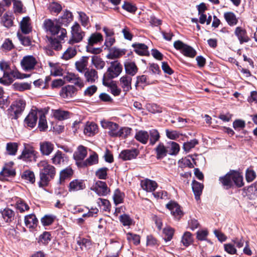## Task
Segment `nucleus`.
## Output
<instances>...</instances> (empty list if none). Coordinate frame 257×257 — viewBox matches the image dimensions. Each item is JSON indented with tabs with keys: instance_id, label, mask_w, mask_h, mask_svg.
<instances>
[{
	"instance_id": "1",
	"label": "nucleus",
	"mask_w": 257,
	"mask_h": 257,
	"mask_svg": "<svg viewBox=\"0 0 257 257\" xmlns=\"http://www.w3.org/2000/svg\"><path fill=\"white\" fill-rule=\"evenodd\" d=\"M38 166L40 169L39 186L40 187L47 186L49 182L54 178L56 173V168L45 160L39 162Z\"/></svg>"
},
{
	"instance_id": "2",
	"label": "nucleus",
	"mask_w": 257,
	"mask_h": 257,
	"mask_svg": "<svg viewBox=\"0 0 257 257\" xmlns=\"http://www.w3.org/2000/svg\"><path fill=\"white\" fill-rule=\"evenodd\" d=\"M219 180L226 189L232 187L234 184L238 187L243 185L242 176L238 172L234 170L220 177Z\"/></svg>"
},
{
	"instance_id": "3",
	"label": "nucleus",
	"mask_w": 257,
	"mask_h": 257,
	"mask_svg": "<svg viewBox=\"0 0 257 257\" xmlns=\"http://www.w3.org/2000/svg\"><path fill=\"white\" fill-rule=\"evenodd\" d=\"M43 27L46 32L49 33L52 35H59L58 38L60 40H64V38L67 37L66 30L61 28L55 21L50 19L45 20Z\"/></svg>"
},
{
	"instance_id": "4",
	"label": "nucleus",
	"mask_w": 257,
	"mask_h": 257,
	"mask_svg": "<svg viewBox=\"0 0 257 257\" xmlns=\"http://www.w3.org/2000/svg\"><path fill=\"white\" fill-rule=\"evenodd\" d=\"M174 47L187 57L193 58L197 54L196 51L193 47L184 43L180 40L174 42Z\"/></svg>"
},
{
	"instance_id": "5",
	"label": "nucleus",
	"mask_w": 257,
	"mask_h": 257,
	"mask_svg": "<svg viewBox=\"0 0 257 257\" xmlns=\"http://www.w3.org/2000/svg\"><path fill=\"white\" fill-rule=\"evenodd\" d=\"M71 38L68 41V43L73 45L80 42L85 35V33L82 31L80 25L77 22H75L71 27Z\"/></svg>"
},
{
	"instance_id": "6",
	"label": "nucleus",
	"mask_w": 257,
	"mask_h": 257,
	"mask_svg": "<svg viewBox=\"0 0 257 257\" xmlns=\"http://www.w3.org/2000/svg\"><path fill=\"white\" fill-rule=\"evenodd\" d=\"M38 153L30 145L24 144V148L18 159L26 162L36 161Z\"/></svg>"
},
{
	"instance_id": "7",
	"label": "nucleus",
	"mask_w": 257,
	"mask_h": 257,
	"mask_svg": "<svg viewBox=\"0 0 257 257\" xmlns=\"http://www.w3.org/2000/svg\"><path fill=\"white\" fill-rule=\"evenodd\" d=\"M122 70V66L117 60L112 61L104 77H107L109 79L115 78L121 73Z\"/></svg>"
},
{
	"instance_id": "8",
	"label": "nucleus",
	"mask_w": 257,
	"mask_h": 257,
	"mask_svg": "<svg viewBox=\"0 0 257 257\" xmlns=\"http://www.w3.org/2000/svg\"><path fill=\"white\" fill-rule=\"evenodd\" d=\"M37 63L36 58L32 55L24 56L20 63L22 69L27 72L34 70Z\"/></svg>"
},
{
	"instance_id": "9",
	"label": "nucleus",
	"mask_w": 257,
	"mask_h": 257,
	"mask_svg": "<svg viewBox=\"0 0 257 257\" xmlns=\"http://www.w3.org/2000/svg\"><path fill=\"white\" fill-rule=\"evenodd\" d=\"M26 103L24 100L18 99L16 100L9 109L10 113L14 116L13 118L17 119L18 116L24 111Z\"/></svg>"
},
{
	"instance_id": "10",
	"label": "nucleus",
	"mask_w": 257,
	"mask_h": 257,
	"mask_svg": "<svg viewBox=\"0 0 257 257\" xmlns=\"http://www.w3.org/2000/svg\"><path fill=\"white\" fill-rule=\"evenodd\" d=\"M41 114V110L38 109H32L25 119L24 122L27 126L33 128L36 124L38 118Z\"/></svg>"
},
{
	"instance_id": "11",
	"label": "nucleus",
	"mask_w": 257,
	"mask_h": 257,
	"mask_svg": "<svg viewBox=\"0 0 257 257\" xmlns=\"http://www.w3.org/2000/svg\"><path fill=\"white\" fill-rule=\"evenodd\" d=\"M102 126L109 130L108 134L111 137H118L119 127L118 124L115 122L108 121H104L101 122Z\"/></svg>"
},
{
	"instance_id": "12",
	"label": "nucleus",
	"mask_w": 257,
	"mask_h": 257,
	"mask_svg": "<svg viewBox=\"0 0 257 257\" xmlns=\"http://www.w3.org/2000/svg\"><path fill=\"white\" fill-rule=\"evenodd\" d=\"M52 163L55 165L60 166L67 165L68 158L66 155L61 151H58L51 159Z\"/></svg>"
},
{
	"instance_id": "13",
	"label": "nucleus",
	"mask_w": 257,
	"mask_h": 257,
	"mask_svg": "<svg viewBox=\"0 0 257 257\" xmlns=\"http://www.w3.org/2000/svg\"><path fill=\"white\" fill-rule=\"evenodd\" d=\"M139 153V151L136 149L124 150L120 152L119 157L123 161L131 160L135 159Z\"/></svg>"
},
{
	"instance_id": "14",
	"label": "nucleus",
	"mask_w": 257,
	"mask_h": 257,
	"mask_svg": "<svg viewBox=\"0 0 257 257\" xmlns=\"http://www.w3.org/2000/svg\"><path fill=\"white\" fill-rule=\"evenodd\" d=\"M64 79L68 82L74 84L80 88L84 86V83L81 79L73 73H68L64 77Z\"/></svg>"
},
{
	"instance_id": "15",
	"label": "nucleus",
	"mask_w": 257,
	"mask_h": 257,
	"mask_svg": "<svg viewBox=\"0 0 257 257\" xmlns=\"http://www.w3.org/2000/svg\"><path fill=\"white\" fill-rule=\"evenodd\" d=\"M77 91L74 86L68 85L62 88L60 95L64 98H71L76 95Z\"/></svg>"
},
{
	"instance_id": "16",
	"label": "nucleus",
	"mask_w": 257,
	"mask_h": 257,
	"mask_svg": "<svg viewBox=\"0 0 257 257\" xmlns=\"http://www.w3.org/2000/svg\"><path fill=\"white\" fill-rule=\"evenodd\" d=\"M13 163L11 162L7 164L3 167L2 171L0 172V178L4 179L5 177H14L16 175L15 169L13 167Z\"/></svg>"
},
{
	"instance_id": "17",
	"label": "nucleus",
	"mask_w": 257,
	"mask_h": 257,
	"mask_svg": "<svg viewBox=\"0 0 257 257\" xmlns=\"http://www.w3.org/2000/svg\"><path fill=\"white\" fill-rule=\"evenodd\" d=\"M93 190L99 196H105L109 192L105 182L101 181H98L96 183Z\"/></svg>"
},
{
	"instance_id": "18",
	"label": "nucleus",
	"mask_w": 257,
	"mask_h": 257,
	"mask_svg": "<svg viewBox=\"0 0 257 257\" xmlns=\"http://www.w3.org/2000/svg\"><path fill=\"white\" fill-rule=\"evenodd\" d=\"M166 207L171 211V213L175 217L179 218L182 215L180 206L174 201H170L166 204Z\"/></svg>"
},
{
	"instance_id": "19",
	"label": "nucleus",
	"mask_w": 257,
	"mask_h": 257,
	"mask_svg": "<svg viewBox=\"0 0 257 257\" xmlns=\"http://www.w3.org/2000/svg\"><path fill=\"white\" fill-rule=\"evenodd\" d=\"M142 188L147 192L154 191L158 187L157 183L153 180L147 179L141 182Z\"/></svg>"
},
{
	"instance_id": "20",
	"label": "nucleus",
	"mask_w": 257,
	"mask_h": 257,
	"mask_svg": "<svg viewBox=\"0 0 257 257\" xmlns=\"http://www.w3.org/2000/svg\"><path fill=\"white\" fill-rule=\"evenodd\" d=\"M234 34L237 37L240 44L248 42L250 40L247 35L245 30L240 27H237L235 28Z\"/></svg>"
},
{
	"instance_id": "21",
	"label": "nucleus",
	"mask_w": 257,
	"mask_h": 257,
	"mask_svg": "<svg viewBox=\"0 0 257 257\" xmlns=\"http://www.w3.org/2000/svg\"><path fill=\"white\" fill-rule=\"evenodd\" d=\"M1 213L3 219L7 223H11L15 219V212L9 208L1 210Z\"/></svg>"
},
{
	"instance_id": "22",
	"label": "nucleus",
	"mask_w": 257,
	"mask_h": 257,
	"mask_svg": "<svg viewBox=\"0 0 257 257\" xmlns=\"http://www.w3.org/2000/svg\"><path fill=\"white\" fill-rule=\"evenodd\" d=\"M85 188V185L84 181L82 180L75 179L69 183V191L70 192H75L83 190Z\"/></svg>"
},
{
	"instance_id": "23",
	"label": "nucleus",
	"mask_w": 257,
	"mask_h": 257,
	"mask_svg": "<svg viewBox=\"0 0 257 257\" xmlns=\"http://www.w3.org/2000/svg\"><path fill=\"white\" fill-rule=\"evenodd\" d=\"M132 78L131 76L125 75L120 77L119 79L120 85L123 91L127 92L132 89Z\"/></svg>"
},
{
	"instance_id": "24",
	"label": "nucleus",
	"mask_w": 257,
	"mask_h": 257,
	"mask_svg": "<svg viewBox=\"0 0 257 257\" xmlns=\"http://www.w3.org/2000/svg\"><path fill=\"white\" fill-rule=\"evenodd\" d=\"M88 59L89 57L87 56H83L75 62V67L78 72L83 73L87 69Z\"/></svg>"
},
{
	"instance_id": "25",
	"label": "nucleus",
	"mask_w": 257,
	"mask_h": 257,
	"mask_svg": "<svg viewBox=\"0 0 257 257\" xmlns=\"http://www.w3.org/2000/svg\"><path fill=\"white\" fill-rule=\"evenodd\" d=\"M54 145L49 142H43L40 144V150L42 155L49 156L53 151Z\"/></svg>"
},
{
	"instance_id": "26",
	"label": "nucleus",
	"mask_w": 257,
	"mask_h": 257,
	"mask_svg": "<svg viewBox=\"0 0 257 257\" xmlns=\"http://www.w3.org/2000/svg\"><path fill=\"white\" fill-rule=\"evenodd\" d=\"M135 51L140 55L147 56L149 54L148 46L142 43H135L132 45Z\"/></svg>"
},
{
	"instance_id": "27",
	"label": "nucleus",
	"mask_w": 257,
	"mask_h": 257,
	"mask_svg": "<svg viewBox=\"0 0 257 257\" xmlns=\"http://www.w3.org/2000/svg\"><path fill=\"white\" fill-rule=\"evenodd\" d=\"M97 132V125L94 122H87L84 128V133L88 136H94Z\"/></svg>"
},
{
	"instance_id": "28",
	"label": "nucleus",
	"mask_w": 257,
	"mask_h": 257,
	"mask_svg": "<svg viewBox=\"0 0 257 257\" xmlns=\"http://www.w3.org/2000/svg\"><path fill=\"white\" fill-rule=\"evenodd\" d=\"M87 154L86 148L83 146H79L73 154V157L76 161L82 160Z\"/></svg>"
},
{
	"instance_id": "29",
	"label": "nucleus",
	"mask_w": 257,
	"mask_h": 257,
	"mask_svg": "<svg viewBox=\"0 0 257 257\" xmlns=\"http://www.w3.org/2000/svg\"><path fill=\"white\" fill-rule=\"evenodd\" d=\"M135 138L142 144H146L149 139V133L146 131H139L136 133Z\"/></svg>"
},
{
	"instance_id": "30",
	"label": "nucleus",
	"mask_w": 257,
	"mask_h": 257,
	"mask_svg": "<svg viewBox=\"0 0 257 257\" xmlns=\"http://www.w3.org/2000/svg\"><path fill=\"white\" fill-rule=\"evenodd\" d=\"M77 14L81 25L84 28H88L90 26V21L87 15L82 11H77Z\"/></svg>"
},
{
	"instance_id": "31",
	"label": "nucleus",
	"mask_w": 257,
	"mask_h": 257,
	"mask_svg": "<svg viewBox=\"0 0 257 257\" xmlns=\"http://www.w3.org/2000/svg\"><path fill=\"white\" fill-rule=\"evenodd\" d=\"M64 40H60L57 38L50 37L48 38L49 45L51 49L56 51L61 50L62 48V43Z\"/></svg>"
},
{
	"instance_id": "32",
	"label": "nucleus",
	"mask_w": 257,
	"mask_h": 257,
	"mask_svg": "<svg viewBox=\"0 0 257 257\" xmlns=\"http://www.w3.org/2000/svg\"><path fill=\"white\" fill-rule=\"evenodd\" d=\"M192 188L195 199L196 200H199L203 188V184L194 180L192 182Z\"/></svg>"
},
{
	"instance_id": "33",
	"label": "nucleus",
	"mask_w": 257,
	"mask_h": 257,
	"mask_svg": "<svg viewBox=\"0 0 257 257\" xmlns=\"http://www.w3.org/2000/svg\"><path fill=\"white\" fill-rule=\"evenodd\" d=\"M124 68L126 73L131 76H134L138 72V68L135 62L126 61L124 63Z\"/></svg>"
},
{
	"instance_id": "34",
	"label": "nucleus",
	"mask_w": 257,
	"mask_h": 257,
	"mask_svg": "<svg viewBox=\"0 0 257 257\" xmlns=\"http://www.w3.org/2000/svg\"><path fill=\"white\" fill-rule=\"evenodd\" d=\"M38 219L34 214H29L25 217V223L29 228H34L37 225Z\"/></svg>"
},
{
	"instance_id": "35",
	"label": "nucleus",
	"mask_w": 257,
	"mask_h": 257,
	"mask_svg": "<svg viewBox=\"0 0 257 257\" xmlns=\"http://www.w3.org/2000/svg\"><path fill=\"white\" fill-rule=\"evenodd\" d=\"M73 20V15L71 12L66 10L63 15L59 18L58 21L60 24L67 26Z\"/></svg>"
},
{
	"instance_id": "36",
	"label": "nucleus",
	"mask_w": 257,
	"mask_h": 257,
	"mask_svg": "<svg viewBox=\"0 0 257 257\" xmlns=\"http://www.w3.org/2000/svg\"><path fill=\"white\" fill-rule=\"evenodd\" d=\"M224 18L230 26H235L238 23V19L236 18L235 15L232 12L224 13Z\"/></svg>"
},
{
	"instance_id": "37",
	"label": "nucleus",
	"mask_w": 257,
	"mask_h": 257,
	"mask_svg": "<svg viewBox=\"0 0 257 257\" xmlns=\"http://www.w3.org/2000/svg\"><path fill=\"white\" fill-rule=\"evenodd\" d=\"M71 46H69L63 53L61 58L65 60H69L73 58L77 54V50L75 46L71 45Z\"/></svg>"
},
{
	"instance_id": "38",
	"label": "nucleus",
	"mask_w": 257,
	"mask_h": 257,
	"mask_svg": "<svg viewBox=\"0 0 257 257\" xmlns=\"http://www.w3.org/2000/svg\"><path fill=\"white\" fill-rule=\"evenodd\" d=\"M86 81L93 83L98 78L97 72L93 69H87L84 73Z\"/></svg>"
},
{
	"instance_id": "39",
	"label": "nucleus",
	"mask_w": 257,
	"mask_h": 257,
	"mask_svg": "<svg viewBox=\"0 0 257 257\" xmlns=\"http://www.w3.org/2000/svg\"><path fill=\"white\" fill-rule=\"evenodd\" d=\"M125 52L124 50L117 49L115 47L112 48L110 49L109 53L107 55V57L109 59L117 58L124 55Z\"/></svg>"
},
{
	"instance_id": "40",
	"label": "nucleus",
	"mask_w": 257,
	"mask_h": 257,
	"mask_svg": "<svg viewBox=\"0 0 257 257\" xmlns=\"http://www.w3.org/2000/svg\"><path fill=\"white\" fill-rule=\"evenodd\" d=\"M193 242L192 234L189 231H186L184 233L181 238V243L184 246L187 247L192 244Z\"/></svg>"
},
{
	"instance_id": "41",
	"label": "nucleus",
	"mask_w": 257,
	"mask_h": 257,
	"mask_svg": "<svg viewBox=\"0 0 257 257\" xmlns=\"http://www.w3.org/2000/svg\"><path fill=\"white\" fill-rule=\"evenodd\" d=\"M30 18L29 17H25L23 19L21 22L20 27L22 32L25 34H29L31 31V28L30 27L29 23Z\"/></svg>"
},
{
	"instance_id": "42",
	"label": "nucleus",
	"mask_w": 257,
	"mask_h": 257,
	"mask_svg": "<svg viewBox=\"0 0 257 257\" xmlns=\"http://www.w3.org/2000/svg\"><path fill=\"white\" fill-rule=\"evenodd\" d=\"M168 154L170 155H176L180 151V147L178 144L174 142H170L167 147Z\"/></svg>"
},
{
	"instance_id": "43",
	"label": "nucleus",
	"mask_w": 257,
	"mask_h": 257,
	"mask_svg": "<svg viewBox=\"0 0 257 257\" xmlns=\"http://www.w3.org/2000/svg\"><path fill=\"white\" fill-rule=\"evenodd\" d=\"M155 150L158 159L164 158L168 154L167 148H166L162 143H160L155 149Z\"/></svg>"
},
{
	"instance_id": "44",
	"label": "nucleus",
	"mask_w": 257,
	"mask_h": 257,
	"mask_svg": "<svg viewBox=\"0 0 257 257\" xmlns=\"http://www.w3.org/2000/svg\"><path fill=\"white\" fill-rule=\"evenodd\" d=\"M91 63L97 69H103L105 65V62L100 57L96 55L92 56Z\"/></svg>"
},
{
	"instance_id": "45",
	"label": "nucleus",
	"mask_w": 257,
	"mask_h": 257,
	"mask_svg": "<svg viewBox=\"0 0 257 257\" xmlns=\"http://www.w3.org/2000/svg\"><path fill=\"white\" fill-rule=\"evenodd\" d=\"M103 41V37L100 33H94L91 35L88 41L90 45H94Z\"/></svg>"
},
{
	"instance_id": "46",
	"label": "nucleus",
	"mask_w": 257,
	"mask_h": 257,
	"mask_svg": "<svg viewBox=\"0 0 257 257\" xmlns=\"http://www.w3.org/2000/svg\"><path fill=\"white\" fill-rule=\"evenodd\" d=\"M18 150V144L15 142H10L7 144L6 151L11 156H15Z\"/></svg>"
},
{
	"instance_id": "47",
	"label": "nucleus",
	"mask_w": 257,
	"mask_h": 257,
	"mask_svg": "<svg viewBox=\"0 0 257 257\" xmlns=\"http://www.w3.org/2000/svg\"><path fill=\"white\" fill-rule=\"evenodd\" d=\"M150 138V144L151 145H155L158 142L160 138V134L156 129H152L149 133Z\"/></svg>"
},
{
	"instance_id": "48",
	"label": "nucleus",
	"mask_w": 257,
	"mask_h": 257,
	"mask_svg": "<svg viewBox=\"0 0 257 257\" xmlns=\"http://www.w3.org/2000/svg\"><path fill=\"white\" fill-rule=\"evenodd\" d=\"M22 178L27 182L34 183L35 181V174L33 171L26 170L22 175Z\"/></svg>"
},
{
	"instance_id": "49",
	"label": "nucleus",
	"mask_w": 257,
	"mask_h": 257,
	"mask_svg": "<svg viewBox=\"0 0 257 257\" xmlns=\"http://www.w3.org/2000/svg\"><path fill=\"white\" fill-rule=\"evenodd\" d=\"M246 195L249 199H253L257 197V184L254 183L248 187L246 190Z\"/></svg>"
},
{
	"instance_id": "50",
	"label": "nucleus",
	"mask_w": 257,
	"mask_h": 257,
	"mask_svg": "<svg viewBox=\"0 0 257 257\" xmlns=\"http://www.w3.org/2000/svg\"><path fill=\"white\" fill-rule=\"evenodd\" d=\"M14 80L10 72L7 71L4 73L3 77L0 78V83L6 85H8L11 84Z\"/></svg>"
},
{
	"instance_id": "51",
	"label": "nucleus",
	"mask_w": 257,
	"mask_h": 257,
	"mask_svg": "<svg viewBox=\"0 0 257 257\" xmlns=\"http://www.w3.org/2000/svg\"><path fill=\"white\" fill-rule=\"evenodd\" d=\"M73 174V170L71 168H66L62 170L60 173V183H61L64 180L71 176Z\"/></svg>"
},
{
	"instance_id": "52",
	"label": "nucleus",
	"mask_w": 257,
	"mask_h": 257,
	"mask_svg": "<svg viewBox=\"0 0 257 257\" xmlns=\"http://www.w3.org/2000/svg\"><path fill=\"white\" fill-rule=\"evenodd\" d=\"M39 124L38 127L41 131H43L46 130L48 127L47 122L46 118V116L44 112L41 110V114L39 116Z\"/></svg>"
},
{
	"instance_id": "53",
	"label": "nucleus",
	"mask_w": 257,
	"mask_h": 257,
	"mask_svg": "<svg viewBox=\"0 0 257 257\" xmlns=\"http://www.w3.org/2000/svg\"><path fill=\"white\" fill-rule=\"evenodd\" d=\"M14 79H23L30 76V74H22L17 69L14 68L10 69L9 71Z\"/></svg>"
},
{
	"instance_id": "54",
	"label": "nucleus",
	"mask_w": 257,
	"mask_h": 257,
	"mask_svg": "<svg viewBox=\"0 0 257 257\" xmlns=\"http://www.w3.org/2000/svg\"><path fill=\"white\" fill-rule=\"evenodd\" d=\"M69 114L67 111L56 110L54 113V116L58 120H62L69 118Z\"/></svg>"
},
{
	"instance_id": "55",
	"label": "nucleus",
	"mask_w": 257,
	"mask_h": 257,
	"mask_svg": "<svg viewBox=\"0 0 257 257\" xmlns=\"http://www.w3.org/2000/svg\"><path fill=\"white\" fill-rule=\"evenodd\" d=\"M126 238L129 242L135 245H137L140 243V236L138 234L128 232L126 233Z\"/></svg>"
},
{
	"instance_id": "56",
	"label": "nucleus",
	"mask_w": 257,
	"mask_h": 257,
	"mask_svg": "<svg viewBox=\"0 0 257 257\" xmlns=\"http://www.w3.org/2000/svg\"><path fill=\"white\" fill-rule=\"evenodd\" d=\"M16 208L20 212L22 213L29 209L28 205L22 199H19L17 201Z\"/></svg>"
},
{
	"instance_id": "57",
	"label": "nucleus",
	"mask_w": 257,
	"mask_h": 257,
	"mask_svg": "<svg viewBox=\"0 0 257 257\" xmlns=\"http://www.w3.org/2000/svg\"><path fill=\"white\" fill-rule=\"evenodd\" d=\"M77 243L82 249H87L90 247L91 245L90 240L84 238H79L77 240Z\"/></svg>"
},
{
	"instance_id": "58",
	"label": "nucleus",
	"mask_w": 257,
	"mask_h": 257,
	"mask_svg": "<svg viewBox=\"0 0 257 257\" xmlns=\"http://www.w3.org/2000/svg\"><path fill=\"white\" fill-rule=\"evenodd\" d=\"M61 5L57 2H52L49 6V10L52 14H58L62 10Z\"/></svg>"
},
{
	"instance_id": "59",
	"label": "nucleus",
	"mask_w": 257,
	"mask_h": 257,
	"mask_svg": "<svg viewBox=\"0 0 257 257\" xmlns=\"http://www.w3.org/2000/svg\"><path fill=\"white\" fill-rule=\"evenodd\" d=\"M2 22L5 27L10 28L13 25V18L12 16L5 14L2 18Z\"/></svg>"
},
{
	"instance_id": "60",
	"label": "nucleus",
	"mask_w": 257,
	"mask_h": 257,
	"mask_svg": "<svg viewBox=\"0 0 257 257\" xmlns=\"http://www.w3.org/2000/svg\"><path fill=\"white\" fill-rule=\"evenodd\" d=\"M119 221L124 226H130L133 224V220L129 215L123 214L119 216Z\"/></svg>"
},
{
	"instance_id": "61",
	"label": "nucleus",
	"mask_w": 257,
	"mask_h": 257,
	"mask_svg": "<svg viewBox=\"0 0 257 257\" xmlns=\"http://www.w3.org/2000/svg\"><path fill=\"white\" fill-rule=\"evenodd\" d=\"M123 197V193H121L118 189L115 190L113 196V201L115 205L122 203Z\"/></svg>"
},
{
	"instance_id": "62",
	"label": "nucleus",
	"mask_w": 257,
	"mask_h": 257,
	"mask_svg": "<svg viewBox=\"0 0 257 257\" xmlns=\"http://www.w3.org/2000/svg\"><path fill=\"white\" fill-rule=\"evenodd\" d=\"M13 86L15 89L20 91H23L31 88V84L28 83H15L13 84Z\"/></svg>"
},
{
	"instance_id": "63",
	"label": "nucleus",
	"mask_w": 257,
	"mask_h": 257,
	"mask_svg": "<svg viewBox=\"0 0 257 257\" xmlns=\"http://www.w3.org/2000/svg\"><path fill=\"white\" fill-rule=\"evenodd\" d=\"M163 233L165 235V240L170 241L173 237L174 229L170 226H167L164 228Z\"/></svg>"
},
{
	"instance_id": "64",
	"label": "nucleus",
	"mask_w": 257,
	"mask_h": 257,
	"mask_svg": "<svg viewBox=\"0 0 257 257\" xmlns=\"http://www.w3.org/2000/svg\"><path fill=\"white\" fill-rule=\"evenodd\" d=\"M97 203L99 206H102L104 211H110L111 207L108 200L99 198L97 200Z\"/></svg>"
}]
</instances>
